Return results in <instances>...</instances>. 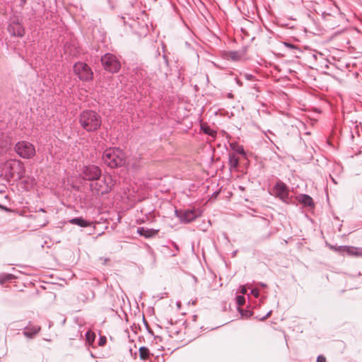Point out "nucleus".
<instances>
[{
    "mask_svg": "<svg viewBox=\"0 0 362 362\" xmlns=\"http://www.w3.org/2000/svg\"><path fill=\"white\" fill-rule=\"evenodd\" d=\"M78 122L81 127L88 132L98 131L102 125L100 115L94 110H83L78 116Z\"/></svg>",
    "mask_w": 362,
    "mask_h": 362,
    "instance_id": "f257e3e1",
    "label": "nucleus"
},
{
    "mask_svg": "<svg viewBox=\"0 0 362 362\" xmlns=\"http://www.w3.org/2000/svg\"><path fill=\"white\" fill-rule=\"evenodd\" d=\"M102 159L110 168H117L124 165L126 154L120 148L110 147L103 152Z\"/></svg>",
    "mask_w": 362,
    "mask_h": 362,
    "instance_id": "f03ea898",
    "label": "nucleus"
},
{
    "mask_svg": "<svg viewBox=\"0 0 362 362\" xmlns=\"http://www.w3.org/2000/svg\"><path fill=\"white\" fill-rule=\"evenodd\" d=\"M113 185L112 177L108 175L104 176L103 179L99 178L91 182L90 188L93 194L104 195L111 192Z\"/></svg>",
    "mask_w": 362,
    "mask_h": 362,
    "instance_id": "7ed1b4c3",
    "label": "nucleus"
},
{
    "mask_svg": "<svg viewBox=\"0 0 362 362\" xmlns=\"http://www.w3.org/2000/svg\"><path fill=\"white\" fill-rule=\"evenodd\" d=\"M14 150L21 158L30 159L35 155V146L28 141H21L16 144Z\"/></svg>",
    "mask_w": 362,
    "mask_h": 362,
    "instance_id": "20e7f679",
    "label": "nucleus"
},
{
    "mask_svg": "<svg viewBox=\"0 0 362 362\" xmlns=\"http://www.w3.org/2000/svg\"><path fill=\"white\" fill-rule=\"evenodd\" d=\"M102 171L100 167L95 165H84L81 172V177L84 180L94 182L101 177Z\"/></svg>",
    "mask_w": 362,
    "mask_h": 362,
    "instance_id": "39448f33",
    "label": "nucleus"
},
{
    "mask_svg": "<svg viewBox=\"0 0 362 362\" xmlns=\"http://www.w3.org/2000/svg\"><path fill=\"white\" fill-rule=\"evenodd\" d=\"M276 197L279 198L284 202L288 203L289 199L288 187L282 181L276 182L273 188Z\"/></svg>",
    "mask_w": 362,
    "mask_h": 362,
    "instance_id": "423d86ee",
    "label": "nucleus"
},
{
    "mask_svg": "<svg viewBox=\"0 0 362 362\" xmlns=\"http://www.w3.org/2000/svg\"><path fill=\"white\" fill-rule=\"evenodd\" d=\"M175 214L180 221L185 223L193 221L199 216V214L194 209H187L185 211L175 210Z\"/></svg>",
    "mask_w": 362,
    "mask_h": 362,
    "instance_id": "0eeeda50",
    "label": "nucleus"
},
{
    "mask_svg": "<svg viewBox=\"0 0 362 362\" xmlns=\"http://www.w3.org/2000/svg\"><path fill=\"white\" fill-rule=\"evenodd\" d=\"M102 65L105 68H121V63L113 54L107 53L100 58Z\"/></svg>",
    "mask_w": 362,
    "mask_h": 362,
    "instance_id": "6e6552de",
    "label": "nucleus"
},
{
    "mask_svg": "<svg viewBox=\"0 0 362 362\" xmlns=\"http://www.w3.org/2000/svg\"><path fill=\"white\" fill-rule=\"evenodd\" d=\"M245 55L244 50H238V51H229L226 52L223 54V57L228 60H230L233 62H238Z\"/></svg>",
    "mask_w": 362,
    "mask_h": 362,
    "instance_id": "1a4fd4ad",
    "label": "nucleus"
},
{
    "mask_svg": "<svg viewBox=\"0 0 362 362\" xmlns=\"http://www.w3.org/2000/svg\"><path fill=\"white\" fill-rule=\"evenodd\" d=\"M75 74L82 81H90L93 78L92 69H74Z\"/></svg>",
    "mask_w": 362,
    "mask_h": 362,
    "instance_id": "9d476101",
    "label": "nucleus"
},
{
    "mask_svg": "<svg viewBox=\"0 0 362 362\" xmlns=\"http://www.w3.org/2000/svg\"><path fill=\"white\" fill-rule=\"evenodd\" d=\"M338 250L339 252H346L349 255H355L362 257V248L351 246H339Z\"/></svg>",
    "mask_w": 362,
    "mask_h": 362,
    "instance_id": "9b49d317",
    "label": "nucleus"
},
{
    "mask_svg": "<svg viewBox=\"0 0 362 362\" xmlns=\"http://www.w3.org/2000/svg\"><path fill=\"white\" fill-rule=\"evenodd\" d=\"M159 232V229H149L144 227H139L137 233L146 238H150L156 236Z\"/></svg>",
    "mask_w": 362,
    "mask_h": 362,
    "instance_id": "f8f14e48",
    "label": "nucleus"
},
{
    "mask_svg": "<svg viewBox=\"0 0 362 362\" xmlns=\"http://www.w3.org/2000/svg\"><path fill=\"white\" fill-rule=\"evenodd\" d=\"M40 326L29 324V325L25 328L23 334L25 337L32 339L40 332Z\"/></svg>",
    "mask_w": 362,
    "mask_h": 362,
    "instance_id": "ddd939ff",
    "label": "nucleus"
},
{
    "mask_svg": "<svg viewBox=\"0 0 362 362\" xmlns=\"http://www.w3.org/2000/svg\"><path fill=\"white\" fill-rule=\"evenodd\" d=\"M298 202L303 204L305 206H314L315 204L312 197L305 194H300L296 197Z\"/></svg>",
    "mask_w": 362,
    "mask_h": 362,
    "instance_id": "4468645a",
    "label": "nucleus"
},
{
    "mask_svg": "<svg viewBox=\"0 0 362 362\" xmlns=\"http://www.w3.org/2000/svg\"><path fill=\"white\" fill-rule=\"evenodd\" d=\"M240 163V158L235 153L228 154V165L230 170H237Z\"/></svg>",
    "mask_w": 362,
    "mask_h": 362,
    "instance_id": "2eb2a0df",
    "label": "nucleus"
},
{
    "mask_svg": "<svg viewBox=\"0 0 362 362\" xmlns=\"http://www.w3.org/2000/svg\"><path fill=\"white\" fill-rule=\"evenodd\" d=\"M8 30L10 32L13 33L14 36L23 37L25 33L24 28L19 23L10 25Z\"/></svg>",
    "mask_w": 362,
    "mask_h": 362,
    "instance_id": "dca6fc26",
    "label": "nucleus"
},
{
    "mask_svg": "<svg viewBox=\"0 0 362 362\" xmlns=\"http://www.w3.org/2000/svg\"><path fill=\"white\" fill-rule=\"evenodd\" d=\"M69 223L71 224L77 225L80 227H88L91 225V222L89 221H87L86 219L83 218V217H76L74 218H71L69 220Z\"/></svg>",
    "mask_w": 362,
    "mask_h": 362,
    "instance_id": "f3484780",
    "label": "nucleus"
},
{
    "mask_svg": "<svg viewBox=\"0 0 362 362\" xmlns=\"http://www.w3.org/2000/svg\"><path fill=\"white\" fill-rule=\"evenodd\" d=\"M229 145H230L231 150L233 151V153H235V154L238 153V154L243 155V156L245 155V149L243 146L239 145L236 142L230 143Z\"/></svg>",
    "mask_w": 362,
    "mask_h": 362,
    "instance_id": "a211bd4d",
    "label": "nucleus"
},
{
    "mask_svg": "<svg viewBox=\"0 0 362 362\" xmlns=\"http://www.w3.org/2000/svg\"><path fill=\"white\" fill-rule=\"evenodd\" d=\"M15 278L14 275L11 274H6L2 273L0 274V284L1 285L4 284L6 282H9L12 281Z\"/></svg>",
    "mask_w": 362,
    "mask_h": 362,
    "instance_id": "6ab92c4d",
    "label": "nucleus"
},
{
    "mask_svg": "<svg viewBox=\"0 0 362 362\" xmlns=\"http://www.w3.org/2000/svg\"><path fill=\"white\" fill-rule=\"evenodd\" d=\"M139 356L141 359H147L149 356L150 351L149 349L146 346H141L139 349Z\"/></svg>",
    "mask_w": 362,
    "mask_h": 362,
    "instance_id": "aec40b11",
    "label": "nucleus"
},
{
    "mask_svg": "<svg viewBox=\"0 0 362 362\" xmlns=\"http://www.w3.org/2000/svg\"><path fill=\"white\" fill-rule=\"evenodd\" d=\"M201 129L204 134L209 136H215L216 134V132L211 129L209 126H202Z\"/></svg>",
    "mask_w": 362,
    "mask_h": 362,
    "instance_id": "412c9836",
    "label": "nucleus"
},
{
    "mask_svg": "<svg viewBox=\"0 0 362 362\" xmlns=\"http://www.w3.org/2000/svg\"><path fill=\"white\" fill-rule=\"evenodd\" d=\"M28 0H13L12 3L15 4L21 10H22L27 4Z\"/></svg>",
    "mask_w": 362,
    "mask_h": 362,
    "instance_id": "4be33fe9",
    "label": "nucleus"
},
{
    "mask_svg": "<svg viewBox=\"0 0 362 362\" xmlns=\"http://www.w3.org/2000/svg\"><path fill=\"white\" fill-rule=\"evenodd\" d=\"M86 340L90 343H93L95 340V334L92 332L91 331H88L86 333Z\"/></svg>",
    "mask_w": 362,
    "mask_h": 362,
    "instance_id": "5701e85b",
    "label": "nucleus"
},
{
    "mask_svg": "<svg viewBox=\"0 0 362 362\" xmlns=\"http://www.w3.org/2000/svg\"><path fill=\"white\" fill-rule=\"evenodd\" d=\"M238 311H239L240 314L241 315V316L244 317L245 318H248L252 315V313L250 310H246L238 308Z\"/></svg>",
    "mask_w": 362,
    "mask_h": 362,
    "instance_id": "b1692460",
    "label": "nucleus"
},
{
    "mask_svg": "<svg viewBox=\"0 0 362 362\" xmlns=\"http://www.w3.org/2000/svg\"><path fill=\"white\" fill-rule=\"evenodd\" d=\"M281 46L284 47L290 50L297 49V47L295 45L287 42H281Z\"/></svg>",
    "mask_w": 362,
    "mask_h": 362,
    "instance_id": "393cba45",
    "label": "nucleus"
},
{
    "mask_svg": "<svg viewBox=\"0 0 362 362\" xmlns=\"http://www.w3.org/2000/svg\"><path fill=\"white\" fill-rule=\"evenodd\" d=\"M236 302L238 305H243L245 303V298L243 296H238L236 297Z\"/></svg>",
    "mask_w": 362,
    "mask_h": 362,
    "instance_id": "a878e982",
    "label": "nucleus"
},
{
    "mask_svg": "<svg viewBox=\"0 0 362 362\" xmlns=\"http://www.w3.org/2000/svg\"><path fill=\"white\" fill-rule=\"evenodd\" d=\"M350 72L353 75H354L356 78H360L362 80V69H358V71H352L351 70H349Z\"/></svg>",
    "mask_w": 362,
    "mask_h": 362,
    "instance_id": "bb28decb",
    "label": "nucleus"
},
{
    "mask_svg": "<svg viewBox=\"0 0 362 362\" xmlns=\"http://www.w3.org/2000/svg\"><path fill=\"white\" fill-rule=\"evenodd\" d=\"M107 342V339L105 336H100L98 345L100 346H104Z\"/></svg>",
    "mask_w": 362,
    "mask_h": 362,
    "instance_id": "cd10ccee",
    "label": "nucleus"
},
{
    "mask_svg": "<svg viewBox=\"0 0 362 362\" xmlns=\"http://www.w3.org/2000/svg\"><path fill=\"white\" fill-rule=\"evenodd\" d=\"M317 362H326V358L323 355H319L317 358Z\"/></svg>",
    "mask_w": 362,
    "mask_h": 362,
    "instance_id": "c85d7f7f",
    "label": "nucleus"
},
{
    "mask_svg": "<svg viewBox=\"0 0 362 362\" xmlns=\"http://www.w3.org/2000/svg\"><path fill=\"white\" fill-rule=\"evenodd\" d=\"M251 293L255 297L257 298L259 296V290L257 288H253L251 290Z\"/></svg>",
    "mask_w": 362,
    "mask_h": 362,
    "instance_id": "c756f323",
    "label": "nucleus"
},
{
    "mask_svg": "<svg viewBox=\"0 0 362 362\" xmlns=\"http://www.w3.org/2000/svg\"><path fill=\"white\" fill-rule=\"evenodd\" d=\"M240 293H241L242 294H243V295H244V294H245V293H247V290L246 286H240Z\"/></svg>",
    "mask_w": 362,
    "mask_h": 362,
    "instance_id": "7c9ffc66",
    "label": "nucleus"
},
{
    "mask_svg": "<svg viewBox=\"0 0 362 362\" xmlns=\"http://www.w3.org/2000/svg\"><path fill=\"white\" fill-rule=\"evenodd\" d=\"M272 314V310L269 311L264 316L259 318L260 320H265L267 319Z\"/></svg>",
    "mask_w": 362,
    "mask_h": 362,
    "instance_id": "2f4dec72",
    "label": "nucleus"
},
{
    "mask_svg": "<svg viewBox=\"0 0 362 362\" xmlns=\"http://www.w3.org/2000/svg\"><path fill=\"white\" fill-rule=\"evenodd\" d=\"M243 76L247 79V80H249V81H251L253 79V78L255 77L252 74H245L243 75Z\"/></svg>",
    "mask_w": 362,
    "mask_h": 362,
    "instance_id": "473e14b6",
    "label": "nucleus"
},
{
    "mask_svg": "<svg viewBox=\"0 0 362 362\" xmlns=\"http://www.w3.org/2000/svg\"><path fill=\"white\" fill-rule=\"evenodd\" d=\"M0 209H2V210L6 211H8L9 210L6 206H3L1 204H0Z\"/></svg>",
    "mask_w": 362,
    "mask_h": 362,
    "instance_id": "72a5a7b5",
    "label": "nucleus"
},
{
    "mask_svg": "<svg viewBox=\"0 0 362 362\" xmlns=\"http://www.w3.org/2000/svg\"><path fill=\"white\" fill-rule=\"evenodd\" d=\"M108 70L110 71L111 73H118V71L119 69H108Z\"/></svg>",
    "mask_w": 362,
    "mask_h": 362,
    "instance_id": "f704fd0d",
    "label": "nucleus"
},
{
    "mask_svg": "<svg viewBox=\"0 0 362 362\" xmlns=\"http://www.w3.org/2000/svg\"><path fill=\"white\" fill-rule=\"evenodd\" d=\"M259 285L260 286H262V287H266V286H267V285H266L265 284L262 283V282L259 283Z\"/></svg>",
    "mask_w": 362,
    "mask_h": 362,
    "instance_id": "c9c22d12",
    "label": "nucleus"
},
{
    "mask_svg": "<svg viewBox=\"0 0 362 362\" xmlns=\"http://www.w3.org/2000/svg\"><path fill=\"white\" fill-rule=\"evenodd\" d=\"M235 80H236V81H237V83H238L239 85H241V84H242L239 79H238L237 78H235Z\"/></svg>",
    "mask_w": 362,
    "mask_h": 362,
    "instance_id": "e433bc0d",
    "label": "nucleus"
},
{
    "mask_svg": "<svg viewBox=\"0 0 362 362\" xmlns=\"http://www.w3.org/2000/svg\"><path fill=\"white\" fill-rule=\"evenodd\" d=\"M47 223L48 221L45 220V221L41 225V226H45Z\"/></svg>",
    "mask_w": 362,
    "mask_h": 362,
    "instance_id": "4c0bfd02",
    "label": "nucleus"
},
{
    "mask_svg": "<svg viewBox=\"0 0 362 362\" xmlns=\"http://www.w3.org/2000/svg\"><path fill=\"white\" fill-rule=\"evenodd\" d=\"M174 247L177 250H179V247L177 244L174 243Z\"/></svg>",
    "mask_w": 362,
    "mask_h": 362,
    "instance_id": "58836bf2",
    "label": "nucleus"
},
{
    "mask_svg": "<svg viewBox=\"0 0 362 362\" xmlns=\"http://www.w3.org/2000/svg\"><path fill=\"white\" fill-rule=\"evenodd\" d=\"M290 74L296 73V71L293 69H288Z\"/></svg>",
    "mask_w": 362,
    "mask_h": 362,
    "instance_id": "ea45409f",
    "label": "nucleus"
},
{
    "mask_svg": "<svg viewBox=\"0 0 362 362\" xmlns=\"http://www.w3.org/2000/svg\"><path fill=\"white\" fill-rule=\"evenodd\" d=\"M39 211L45 212V209H42V208H40V209H39Z\"/></svg>",
    "mask_w": 362,
    "mask_h": 362,
    "instance_id": "a19ab883",
    "label": "nucleus"
},
{
    "mask_svg": "<svg viewBox=\"0 0 362 362\" xmlns=\"http://www.w3.org/2000/svg\"><path fill=\"white\" fill-rule=\"evenodd\" d=\"M331 178H332V181H333L334 183H337V182H336V181H335V180H334L333 177H331Z\"/></svg>",
    "mask_w": 362,
    "mask_h": 362,
    "instance_id": "79ce46f5",
    "label": "nucleus"
},
{
    "mask_svg": "<svg viewBox=\"0 0 362 362\" xmlns=\"http://www.w3.org/2000/svg\"><path fill=\"white\" fill-rule=\"evenodd\" d=\"M81 68H83V69L86 68V64H84V66H83Z\"/></svg>",
    "mask_w": 362,
    "mask_h": 362,
    "instance_id": "37998d69",
    "label": "nucleus"
},
{
    "mask_svg": "<svg viewBox=\"0 0 362 362\" xmlns=\"http://www.w3.org/2000/svg\"><path fill=\"white\" fill-rule=\"evenodd\" d=\"M166 66H169L168 61H165Z\"/></svg>",
    "mask_w": 362,
    "mask_h": 362,
    "instance_id": "c03bdc74",
    "label": "nucleus"
},
{
    "mask_svg": "<svg viewBox=\"0 0 362 362\" xmlns=\"http://www.w3.org/2000/svg\"><path fill=\"white\" fill-rule=\"evenodd\" d=\"M228 97H232V94L229 93Z\"/></svg>",
    "mask_w": 362,
    "mask_h": 362,
    "instance_id": "a18cd8bd",
    "label": "nucleus"
},
{
    "mask_svg": "<svg viewBox=\"0 0 362 362\" xmlns=\"http://www.w3.org/2000/svg\"><path fill=\"white\" fill-rule=\"evenodd\" d=\"M170 325H173L172 320H170Z\"/></svg>",
    "mask_w": 362,
    "mask_h": 362,
    "instance_id": "49530a36",
    "label": "nucleus"
},
{
    "mask_svg": "<svg viewBox=\"0 0 362 362\" xmlns=\"http://www.w3.org/2000/svg\"><path fill=\"white\" fill-rule=\"evenodd\" d=\"M76 64H75L74 65V68H76Z\"/></svg>",
    "mask_w": 362,
    "mask_h": 362,
    "instance_id": "de8ad7c7",
    "label": "nucleus"
}]
</instances>
